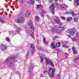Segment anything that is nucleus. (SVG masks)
<instances>
[{
  "label": "nucleus",
  "mask_w": 79,
  "mask_h": 79,
  "mask_svg": "<svg viewBox=\"0 0 79 79\" xmlns=\"http://www.w3.org/2000/svg\"><path fill=\"white\" fill-rule=\"evenodd\" d=\"M15 59V57L11 56L7 58L5 60V63H8V64L9 66H11L13 65L14 60Z\"/></svg>",
  "instance_id": "f257e3e1"
},
{
  "label": "nucleus",
  "mask_w": 79,
  "mask_h": 79,
  "mask_svg": "<svg viewBox=\"0 0 79 79\" xmlns=\"http://www.w3.org/2000/svg\"><path fill=\"white\" fill-rule=\"evenodd\" d=\"M75 29L74 28H72L68 30L69 33H70V35L72 36H73L75 34Z\"/></svg>",
  "instance_id": "f03ea898"
},
{
  "label": "nucleus",
  "mask_w": 79,
  "mask_h": 79,
  "mask_svg": "<svg viewBox=\"0 0 79 79\" xmlns=\"http://www.w3.org/2000/svg\"><path fill=\"white\" fill-rule=\"evenodd\" d=\"M45 61L46 64H50L52 66H54V64H53V63L52 62V61L51 60H48L47 59H46Z\"/></svg>",
  "instance_id": "7ed1b4c3"
},
{
  "label": "nucleus",
  "mask_w": 79,
  "mask_h": 79,
  "mask_svg": "<svg viewBox=\"0 0 79 79\" xmlns=\"http://www.w3.org/2000/svg\"><path fill=\"white\" fill-rule=\"evenodd\" d=\"M52 71V75H50L49 76L50 77H53L54 76V73H55V69H52V68L50 67L49 68V71Z\"/></svg>",
  "instance_id": "20e7f679"
},
{
  "label": "nucleus",
  "mask_w": 79,
  "mask_h": 79,
  "mask_svg": "<svg viewBox=\"0 0 79 79\" xmlns=\"http://www.w3.org/2000/svg\"><path fill=\"white\" fill-rule=\"evenodd\" d=\"M50 10L51 11V13L54 15L55 13V6L53 4H52L50 6Z\"/></svg>",
  "instance_id": "39448f33"
},
{
  "label": "nucleus",
  "mask_w": 79,
  "mask_h": 79,
  "mask_svg": "<svg viewBox=\"0 0 79 79\" xmlns=\"http://www.w3.org/2000/svg\"><path fill=\"white\" fill-rule=\"evenodd\" d=\"M15 22L17 23H20V13H18L17 15V19L15 20Z\"/></svg>",
  "instance_id": "423d86ee"
},
{
  "label": "nucleus",
  "mask_w": 79,
  "mask_h": 79,
  "mask_svg": "<svg viewBox=\"0 0 79 79\" xmlns=\"http://www.w3.org/2000/svg\"><path fill=\"white\" fill-rule=\"evenodd\" d=\"M28 24L29 26L31 27V29H32V30H33V31L35 29V28H34V26L32 25V24H33L31 20L29 21L28 22Z\"/></svg>",
  "instance_id": "0eeeda50"
},
{
  "label": "nucleus",
  "mask_w": 79,
  "mask_h": 79,
  "mask_svg": "<svg viewBox=\"0 0 79 79\" xmlns=\"http://www.w3.org/2000/svg\"><path fill=\"white\" fill-rule=\"evenodd\" d=\"M23 15H24V13H20V23H23L24 20L23 18Z\"/></svg>",
  "instance_id": "6e6552de"
},
{
  "label": "nucleus",
  "mask_w": 79,
  "mask_h": 79,
  "mask_svg": "<svg viewBox=\"0 0 79 79\" xmlns=\"http://www.w3.org/2000/svg\"><path fill=\"white\" fill-rule=\"evenodd\" d=\"M51 32H55L56 31V28H57V27H56V26L55 25H54L51 27Z\"/></svg>",
  "instance_id": "1a4fd4ad"
},
{
  "label": "nucleus",
  "mask_w": 79,
  "mask_h": 79,
  "mask_svg": "<svg viewBox=\"0 0 79 79\" xmlns=\"http://www.w3.org/2000/svg\"><path fill=\"white\" fill-rule=\"evenodd\" d=\"M27 33L28 34L30 35H31V37L33 39H34V33L29 31L27 32Z\"/></svg>",
  "instance_id": "9d476101"
},
{
  "label": "nucleus",
  "mask_w": 79,
  "mask_h": 79,
  "mask_svg": "<svg viewBox=\"0 0 79 79\" xmlns=\"http://www.w3.org/2000/svg\"><path fill=\"white\" fill-rule=\"evenodd\" d=\"M30 45L31 48H32L31 53L33 54H34V53L35 52V47L33 44H30Z\"/></svg>",
  "instance_id": "9b49d317"
},
{
  "label": "nucleus",
  "mask_w": 79,
  "mask_h": 79,
  "mask_svg": "<svg viewBox=\"0 0 79 79\" xmlns=\"http://www.w3.org/2000/svg\"><path fill=\"white\" fill-rule=\"evenodd\" d=\"M0 48H1L2 49V50H3V51L5 50L6 49V46L3 44H1L0 45Z\"/></svg>",
  "instance_id": "f8f14e48"
},
{
  "label": "nucleus",
  "mask_w": 79,
  "mask_h": 79,
  "mask_svg": "<svg viewBox=\"0 0 79 79\" xmlns=\"http://www.w3.org/2000/svg\"><path fill=\"white\" fill-rule=\"evenodd\" d=\"M31 14V13L30 12V11H27L26 12V14H25V17L26 18H28V17H29V16H30V15Z\"/></svg>",
  "instance_id": "ddd939ff"
},
{
  "label": "nucleus",
  "mask_w": 79,
  "mask_h": 79,
  "mask_svg": "<svg viewBox=\"0 0 79 79\" xmlns=\"http://www.w3.org/2000/svg\"><path fill=\"white\" fill-rule=\"evenodd\" d=\"M43 41L44 44L46 45H48V43L46 41L45 38L44 36H43Z\"/></svg>",
  "instance_id": "4468645a"
},
{
  "label": "nucleus",
  "mask_w": 79,
  "mask_h": 79,
  "mask_svg": "<svg viewBox=\"0 0 79 79\" xmlns=\"http://www.w3.org/2000/svg\"><path fill=\"white\" fill-rule=\"evenodd\" d=\"M61 8L62 10H66V6L65 4H62L61 6Z\"/></svg>",
  "instance_id": "2eb2a0df"
},
{
  "label": "nucleus",
  "mask_w": 79,
  "mask_h": 79,
  "mask_svg": "<svg viewBox=\"0 0 79 79\" xmlns=\"http://www.w3.org/2000/svg\"><path fill=\"white\" fill-rule=\"evenodd\" d=\"M55 32H56V33H57V34L61 33V30L57 29H56Z\"/></svg>",
  "instance_id": "dca6fc26"
},
{
  "label": "nucleus",
  "mask_w": 79,
  "mask_h": 79,
  "mask_svg": "<svg viewBox=\"0 0 79 79\" xmlns=\"http://www.w3.org/2000/svg\"><path fill=\"white\" fill-rule=\"evenodd\" d=\"M74 2L77 6H79V0H74Z\"/></svg>",
  "instance_id": "f3484780"
},
{
  "label": "nucleus",
  "mask_w": 79,
  "mask_h": 79,
  "mask_svg": "<svg viewBox=\"0 0 79 79\" xmlns=\"http://www.w3.org/2000/svg\"><path fill=\"white\" fill-rule=\"evenodd\" d=\"M73 19V18L72 17H69L67 18L66 19V21L69 22L71 21V20H72Z\"/></svg>",
  "instance_id": "a211bd4d"
},
{
  "label": "nucleus",
  "mask_w": 79,
  "mask_h": 79,
  "mask_svg": "<svg viewBox=\"0 0 79 79\" xmlns=\"http://www.w3.org/2000/svg\"><path fill=\"white\" fill-rule=\"evenodd\" d=\"M60 20L58 19H55V22L57 24H58L60 23Z\"/></svg>",
  "instance_id": "6ab92c4d"
},
{
  "label": "nucleus",
  "mask_w": 79,
  "mask_h": 79,
  "mask_svg": "<svg viewBox=\"0 0 79 79\" xmlns=\"http://www.w3.org/2000/svg\"><path fill=\"white\" fill-rule=\"evenodd\" d=\"M27 3H29V4H32V5H33L34 3V1H32V2L29 1H27Z\"/></svg>",
  "instance_id": "aec40b11"
},
{
  "label": "nucleus",
  "mask_w": 79,
  "mask_h": 79,
  "mask_svg": "<svg viewBox=\"0 0 79 79\" xmlns=\"http://www.w3.org/2000/svg\"><path fill=\"white\" fill-rule=\"evenodd\" d=\"M34 64L33 63H31L30 64V69H33L34 68Z\"/></svg>",
  "instance_id": "412c9836"
},
{
  "label": "nucleus",
  "mask_w": 79,
  "mask_h": 79,
  "mask_svg": "<svg viewBox=\"0 0 79 79\" xmlns=\"http://www.w3.org/2000/svg\"><path fill=\"white\" fill-rule=\"evenodd\" d=\"M56 46L57 47H60L61 46V43H60V42H57L56 44Z\"/></svg>",
  "instance_id": "4be33fe9"
},
{
  "label": "nucleus",
  "mask_w": 79,
  "mask_h": 79,
  "mask_svg": "<svg viewBox=\"0 0 79 79\" xmlns=\"http://www.w3.org/2000/svg\"><path fill=\"white\" fill-rule=\"evenodd\" d=\"M51 45H52V48H56V46L54 45V43H52L51 44Z\"/></svg>",
  "instance_id": "5701e85b"
},
{
  "label": "nucleus",
  "mask_w": 79,
  "mask_h": 79,
  "mask_svg": "<svg viewBox=\"0 0 79 79\" xmlns=\"http://www.w3.org/2000/svg\"><path fill=\"white\" fill-rule=\"evenodd\" d=\"M60 74H61V72H60L57 75V77H56V78L57 79H60Z\"/></svg>",
  "instance_id": "b1692460"
},
{
  "label": "nucleus",
  "mask_w": 79,
  "mask_h": 79,
  "mask_svg": "<svg viewBox=\"0 0 79 79\" xmlns=\"http://www.w3.org/2000/svg\"><path fill=\"white\" fill-rule=\"evenodd\" d=\"M0 21H1V23H5V20H3V19L2 18H0Z\"/></svg>",
  "instance_id": "393cba45"
},
{
  "label": "nucleus",
  "mask_w": 79,
  "mask_h": 79,
  "mask_svg": "<svg viewBox=\"0 0 79 79\" xmlns=\"http://www.w3.org/2000/svg\"><path fill=\"white\" fill-rule=\"evenodd\" d=\"M35 21H38V20H39V17L38 16H36L35 17Z\"/></svg>",
  "instance_id": "a878e982"
},
{
  "label": "nucleus",
  "mask_w": 79,
  "mask_h": 79,
  "mask_svg": "<svg viewBox=\"0 0 79 79\" xmlns=\"http://www.w3.org/2000/svg\"><path fill=\"white\" fill-rule=\"evenodd\" d=\"M17 31H16V32H17V33L18 34V33H19V32H20V28H17Z\"/></svg>",
  "instance_id": "bb28decb"
},
{
  "label": "nucleus",
  "mask_w": 79,
  "mask_h": 79,
  "mask_svg": "<svg viewBox=\"0 0 79 79\" xmlns=\"http://www.w3.org/2000/svg\"><path fill=\"white\" fill-rule=\"evenodd\" d=\"M40 57L41 62L42 63H43V61H44V58H43V57H42V56H40Z\"/></svg>",
  "instance_id": "cd10ccee"
},
{
  "label": "nucleus",
  "mask_w": 79,
  "mask_h": 79,
  "mask_svg": "<svg viewBox=\"0 0 79 79\" xmlns=\"http://www.w3.org/2000/svg\"><path fill=\"white\" fill-rule=\"evenodd\" d=\"M72 39V41H73V42H76V41H77V40L75 38H73Z\"/></svg>",
  "instance_id": "c85d7f7f"
},
{
  "label": "nucleus",
  "mask_w": 79,
  "mask_h": 79,
  "mask_svg": "<svg viewBox=\"0 0 79 79\" xmlns=\"http://www.w3.org/2000/svg\"><path fill=\"white\" fill-rule=\"evenodd\" d=\"M78 20V18L76 17L74 19V21L75 22H77V20Z\"/></svg>",
  "instance_id": "c756f323"
},
{
  "label": "nucleus",
  "mask_w": 79,
  "mask_h": 79,
  "mask_svg": "<svg viewBox=\"0 0 79 79\" xmlns=\"http://www.w3.org/2000/svg\"><path fill=\"white\" fill-rule=\"evenodd\" d=\"M41 13L42 14H45L46 13V11L45 10H42Z\"/></svg>",
  "instance_id": "7c9ffc66"
},
{
  "label": "nucleus",
  "mask_w": 79,
  "mask_h": 79,
  "mask_svg": "<svg viewBox=\"0 0 79 79\" xmlns=\"http://www.w3.org/2000/svg\"><path fill=\"white\" fill-rule=\"evenodd\" d=\"M72 16H76V14H74V13H73V12H71V14Z\"/></svg>",
  "instance_id": "2f4dec72"
},
{
  "label": "nucleus",
  "mask_w": 79,
  "mask_h": 79,
  "mask_svg": "<svg viewBox=\"0 0 79 79\" xmlns=\"http://www.w3.org/2000/svg\"><path fill=\"white\" fill-rule=\"evenodd\" d=\"M63 47H64V48H68V47L66 45H62Z\"/></svg>",
  "instance_id": "473e14b6"
},
{
  "label": "nucleus",
  "mask_w": 79,
  "mask_h": 79,
  "mask_svg": "<svg viewBox=\"0 0 79 79\" xmlns=\"http://www.w3.org/2000/svg\"><path fill=\"white\" fill-rule=\"evenodd\" d=\"M66 14L67 15L68 14H69V15L70 14H71V12H70L69 11H68V12H66Z\"/></svg>",
  "instance_id": "72a5a7b5"
},
{
  "label": "nucleus",
  "mask_w": 79,
  "mask_h": 79,
  "mask_svg": "<svg viewBox=\"0 0 79 79\" xmlns=\"http://www.w3.org/2000/svg\"><path fill=\"white\" fill-rule=\"evenodd\" d=\"M60 52H61V51L60 50V49H58L57 50V55L59 54V53Z\"/></svg>",
  "instance_id": "f704fd0d"
},
{
  "label": "nucleus",
  "mask_w": 79,
  "mask_h": 79,
  "mask_svg": "<svg viewBox=\"0 0 79 79\" xmlns=\"http://www.w3.org/2000/svg\"><path fill=\"white\" fill-rule=\"evenodd\" d=\"M59 28H61V31H63V30H64V27H59Z\"/></svg>",
  "instance_id": "c9c22d12"
},
{
  "label": "nucleus",
  "mask_w": 79,
  "mask_h": 79,
  "mask_svg": "<svg viewBox=\"0 0 79 79\" xmlns=\"http://www.w3.org/2000/svg\"><path fill=\"white\" fill-rule=\"evenodd\" d=\"M41 6V5H38L37 6V9L39 8H40Z\"/></svg>",
  "instance_id": "e433bc0d"
},
{
  "label": "nucleus",
  "mask_w": 79,
  "mask_h": 79,
  "mask_svg": "<svg viewBox=\"0 0 79 79\" xmlns=\"http://www.w3.org/2000/svg\"><path fill=\"white\" fill-rule=\"evenodd\" d=\"M61 18L63 19V20H65L66 19V18L63 17V16H61Z\"/></svg>",
  "instance_id": "4c0bfd02"
},
{
  "label": "nucleus",
  "mask_w": 79,
  "mask_h": 79,
  "mask_svg": "<svg viewBox=\"0 0 79 79\" xmlns=\"http://www.w3.org/2000/svg\"><path fill=\"white\" fill-rule=\"evenodd\" d=\"M40 15L41 16H42V18H44V15H43L42 13L40 14Z\"/></svg>",
  "instance_id": "58836bf2"
},
{
  "label": "nucleus",
  "mask_w": 79,
  "mask_h": 79,
  "mask_svg": "<svg viewBox=\"0 0 79 79\" xmlns=\"http://www.w3.org/2000/svg\"><path fill=\"white\" fill-rule=\"evenodd\" d=\"M6 41H7V42H9L10 41V39H8V38H6Z\"/></svg>",
  "instance_id": "ea45409f"
},
{
  "label": "nucleus",
  "mask_w": 79,
  "mask_h": 79,
  "mask_svg": "<svg viewBox=\"0 0 79 79\" xmlns=\"http://www.w3.org/2000/svg\"><path fill=\"white\" fill-rule=\"evenodd\" d=\"M72 49L73 51H74L75 50V47H72Z\"/></svg>",
  "instance_id": "a19ab883"
},
{
  "label": "nucleus",
  "mask_w": 79,
  "mask_h": 79,
  "mask_svg": "<svg viewBox=\"0 0 79 79\" xmlns=\"http://www.w3.org/2000/svg\"><path fill=\"white\" fill-rule=\"evenodd\" d=\"M73 54H77V52H76V51L75 50L73 51Z\"/></svg>",
  "instance_id": "79ce46f5"
},
{
  "label": "nucleus",
  "mask_w": 79,
  "mask_h": 79,
  "mask_svg": "<svg viewBox=\"0 0 79 79\" xmlns=\"http://www.w3.org/2000/svg\"><path fill=\"white\" fill-rule=\"evenodd\" d=\"M56 38H57V36H56L54 37H53V40H55V39H56Z\"/></svg>",
  "instance_id": "37998d69"
},
{
  "label": "nucleus",
  "mask_w": 79,
  "mask_h": 79,
  "mask_svg": "<svg viewBox=\"0 0 79 79\" xmlns=\"http://www.w3.org/2000/svg\"><path fill=\"white\" fill-rule=\"evenodd\" d=\"M23 2H24V1H23V0H20L21 3H23Z\"/></svg>",
  "instance_id": "c03bdc74"
},
{
  "label": "nucleus",
  "mask_w": 79,
  "mask_h": 79,
  "mask_svg": "<svg viewBox=\"0 0 79 79\" xmlns=\"http://www.w3.org/2000/svg\"><path fill=\"white\" fill-rule=\"evenodd\" d=\"M59 26H62L63 25V24H62L61 23H60H60H59Z\"/></svg>",
  "instance_id": "a18cd8bd"
},
{
  "label": "nucleus",
  "mask_w": 79,
  "mask_h": 79,
  "mask_svg": "<svg viewBox=\"0 0 79 79\" xmlns=\"http://www.w3.org/2000/svg\"><path fill=\"white\" fill-rule=\"evenodd\" d=\"M29 52H28L26 54L27 56H28L29 55Z\"/></svg>",
  "instance_id": "49530a36"
},
{
  "label": "nucleus",
  "mask_w": 79,
  "mask_h": 79,
  "mask_svg": "<svg viewBox=\"0 0 79 79\" xmlns=\"http://www.w3.org/2000/svg\"><path fill=\"white\" fill-rule=\"evenodd\" d=\"M13 26H14L15 28H16V25L14 24V25H13Z\"/></svg>",
  "instance_id": "de8ad7c7"
},
{
  "label": "nucleus",
  "mask_w": 79,
  "mask_h": 79,
  "mask_svg": "<svg viewBox=\"0 0 79 79\" xmlns=\"http://www.w3.org/2000/svg\"><path fill=\"white\" fill-rule=\"evenodd\" d=\"M42 48L41 47H40L39 48V49H40V50H42Z\"/></svg>",
  "instance_id": "09e8293b"
},
{
  "label": "nucleus",
  "mask_w": 79,
  "mask_h": 79,
  "mask_svg": "<svg viewBox=\"0 0 79 79\" xmlns=\"http://www.w3.org/2000/svg\"><path fill=\"white\" fill-rule=\"evenodd\" d=\"M76 35H77V36H79V33H76Z\"/></svg>",
  "instance_id": "8fccbe9b"
},
{
  "label": "nucleus",
  "mask_w": 79,
  "mask_h": 79,
  "mask_svg": "<svg viewBox=\"0 0 79 79\" xmlns=\"http://www.w3.org/2000/svg\"><path fill=\"white\" fill-rule=\"evenodd\" d=\"M65 44H66V43H67V44H68V41H65Z\"/></svg>",
  "instance_id": "3c124183"
},
{
  "label": "nucleus",
  "mask_w": 79,
  "mask_h": 79,
  "mask_svg": "<svg viewBox=\"0 0 79 79\" xmlns=\"http://www.w3.org/2000/svg\"><path fill=\"white\" fill-rule=\"evenodd\" d=\"M55 4L56 6H57L58 5V3H55Z\"/></svg>",
  "instance_id": "603ef678"
},
{
  "label": "nucleus",
  "mask_w": 79,
  "mask_h": 79,
  "mask_svg": "<svg viewBox=\"0 0 79 79\" xmlns=\"http://www.w3.org/2000/svg\"><path fill=\"white\" fill-rule=\"evenodd\" d=\"M47 73V71H45V70H44V73Z\"/></svg>",
  "instance_id": "864d4df0"
},
{
  "label": "nucleus",
  "mask_w": 79,
  "mask_h": 79,
  "mask_svg": "<svg viewBox=\"0 0 79 79\" xmlns=\"http://www.w3.org/2000/svg\"><path fill=\"white\" fill-rule=\"evenodd\" d=\"M77 59H79V55H78L77 57Z\"/></svg>",
  "instance_id": "5fc2aeb1"
},
{
  "label": "nucleus",
  "mask_w": 79,
  "mask_h": 79,
  "mask_svg": "<svg viewBox=\"0 0 79 79\" xmlns=\"http://www.w3.org/2000/svg\"><path fill=\"white\" fill-rule=\"evenodd\" d=\"M54 2H58V0H54Z\"/></svg>",
  "instance_id": "6e6d98bb"
},
{
  "label": "nucleus",
  "mask_w": 79,
  "mask_h": 79,
  "mask_svg": "<svg viewBox=\"0 0 79 79\" xmlns=\"http://www.w3.org/2000/svg\"><path fill=\"white\" fill-rule=\"evenodd\" d=\"M49 2H52V0H49Z\"/></svg>",
  "instance_id": "4d7b16f0"
},
{
  "label": "nucleus",
  "mask_w": 79,
  "mask_h": 79,
  "mask_svg": "<svg viewBox=\"0 0 79 79\" xmlns=\"http://www.w3.org/2000/svg\"><path fill=\"white\" fill-rule=\"evenodd\" d=\"M51 22L52 23V24H53V21L51 20Z\"/></svg>",
  "instance_id": "13d9d810"
},
{
  "label": "nucleus",
  "mask_w": 79,
  "mask_h": 79,
  "mask_svg": "<svg viewBox=\"0 0 79 79\" xmlns=\"http://www.w3.org/2000/svg\"><path fill=\"white\" fill-rule=\"evenodd\" d=\"M65 55H68V53H65Z\"/></svg>",
  "instance_id": "bf43d9fd"
},
{
  "label": "nucleus",
  "mask_w": 79,
  "mask_h": 79,
  "mask_svg": "<svg viewBox=\"0 0 79 79\" xmlns=\"http://www.w3.org/2000/svg\"><path fill=\"white\" fill-rule=\"evenodd\" d=\"M61 44H63H63H64L63 42L62 41Z\"/></svg>",
  "instance_id": "052dcab7"
},
{
  "label": "nucleus",
  "mask_w": 79,
  "mask_h": 79,
  "mask_svg": "<svg viewBox=\"0 0 79 79\" xmlns=\"http://www.w3.org/2000/svg\"><path fill=\"white\" fill-rule=\"evenodd\" d=\"M70 50H71V49L69 48V49H68V51H70Z\"/></svg>",
  "instance_id": "680f3d73"
},
{
  "label": "nucleus",
  "mask_w": 79,
  "mask_h": 79,
  "mask_svg": "<svg viewBox=\"0 0 79 79\" xmlns=\"http://www.w3.org/2000/svg\"><path fill=\"white\" fill-rule=\"evenodd\" d=\"M68 36L70 38H71V36H70V35H68Z\"/></svg>",
  "instance_id": "e2e57ef3"
},
{
  "label": "nucleus",
  "mask_w": 79,
  "mask_h": 79,
  "mask_svg": "<svg viewBox=\"0 0 79 79\" xmlns=\"http://www.w3.org/2000/svg\"><path fill=\"white\" fill-rule=\"evenodd\" d=\"M76 60H77V59H75L74 60V61H76Z\"/></svg>",
  "instance_id": "0e129e2a"
},
{
  "label": "nucleus",
  "mask_w": 79,
  "mask_h": 79,
  "mask_svg": "<svg viewBox=\"0 0 79 79\" xmlns=\"http://www.w3.org/2000/svg\"><path fill=\"white\" fill-rule=\"evenodd\" d=\"M36 1H40V0H35Z\"/></svg>",
  "instance_id": "69168bd1"
},
{
  "label": "nucleus",
  "mask_w": 79,
  "mask_h": 79,
  "mask_svg": "<svg viewBox=\"0 0 79 79\" xmlns=\"http://www.w3.org/2000/svg\"><path fill=\"white\" fill-rule=\"evenodd\" d=\"M30 0V1H32V0Z\"/></svg>",
  "instance_id": "338daca9"
},
{
  "label": "nucleus",
  "mask_w": 79,
  "mask_h": 79,
  "mask_svg": "<svg viewBox=\"0 0 79 79\" xmlns=\"http://www.w3.org/2000/svg\"><path fill=\"white\" fill-rule=\"evenodd\" d=\"M69 0L70 1H72V0Z\"/></svg>",
  "instance_id": "774afa93"
}]
</instances>
